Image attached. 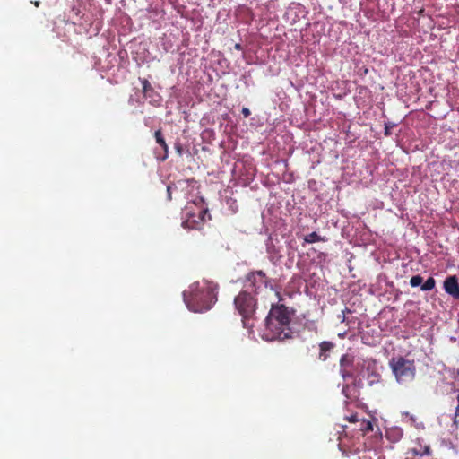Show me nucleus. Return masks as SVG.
Wrapping results in <instances>:
<instances>
[{
  "mask_svg": "<svg viewBox=\"0 0 459 459\" xmlns=\"http://www.w3.org/2000/svg\"><path fill=\"white\" fill-rule=\"evenodd\" d=\"M290 313L283 305L273 306L266 318L267 340L287 339L290 335Z\"/></svg>",
  "mask_w": 459,
  "mask_h": 459,
  "instance_id": "nucleus-2",
  "label": "nucleus"
},
{
  "mask_svg": "<svg viewBox=\"0 0 459 459\" xmlns=\"http://www.w3.org/2000/svg\"><path fill=\"white\" fill-rule=\"evenodd\" d=\"M354 361L353 356L350 354H345L341 358L340 366H341V373L343 379L351 377L352 374L348 370L350 367L352 366Z\"/></svg>",
  "mask_w": 459,
  "mask_h": 459,
  "instance_id": "nucleus-8",
  "label": "nucleus"
},
{
  "mask_svg": "<svg viewBox=\"0 0 459 459\" xmlns=\"http://www.w3.org/2000/svg\"><path fill=\"white\" fill-rule=\"evenodd\" d=\"M389 366L398 383L403 384L414 379L416 368L413 360L399 356L393 358L389 362Z\"/></svg>",
  "mask_w": 459,
  "mask_h": 459,
  "instance_id": "nucleus-3",
  "label": "nucleus"
},
{
  "mask_svg": "<svg viewBox=\"0 0 459 459\" xmlns=\"http://www.w3.org/2000/svg\"><path fill=\"white\" fill-rule=\"evenodd\" d=\"M423 279L420 275H415L411 278L410 283L412 287H418L421 285Z\"/></svg>",
  "mask_w": 459,
  "mask_h": 459,
  "instance_id": "nucleus-13",
  "label": "nucleus"
},
{
  "mask_svg": "<svg viewBox=\"0 0 459 459\" xmlns=\"http://www.w3.org/2000/svg\"><path fill=\"white\" fill-rule=\"evenodd\" d=\"M235 48H236L237 49H241L240 44H236Z\"/></svg>",
  "mask_w": 459,
  "mask_h": 459,
  "instance_id": "nucleus-21",
  "label": "nucleus"
},
{
  "mask_svg": "<svg viewBox=\"0 0 459 459\" xmlns=\"http://www.w3.org/2000/svg\"><path fill=\"white\" fill-rule=\"evenodd\" d=\"M349 420H350V421H351V422H356V421H358V418H357V416L352 415V416L349 419Z\"/></svg>",
  "mask_w": 459,
  "mask_h": 459,
  "instance_id": "nucleus-19",
  "label": "nucleus"
},
{
  "mask_svg": "<svg viewBox=\"0 0 459 459\" xmlns=\"http://www.w3.org/2000/svg\"><path fill=\"white\" fill-rule=\"evenodd\" d=\"M156 142L164 149L165 152H168V146L160 130L155 132Z\"/></svg>",
  "mask_w": 459,
  "mask_h": 459,
  "instance_id": "nucleus-9",
  "label": "nucleus"
},
{
  "mask_svg": "<svg viewBox=\"0 0 459 459\" xmlns=\"http://www.w3.org/2000/svg\"><path fill=\"white\" fill-rule=\"evenodd\" d=\"M456 276H449L444 281L445 291L454 299H459V288Z\"/></svg>",
  "mask_w": 459,
  "mask_h": 459,
  "instance_id": "nucleus-7",
  "label": "nucleus"
},
{
  "mask_svg": "<svg viewBox=\"0 0 459 459\" xmlns=\"http://www.w3.org/2000/svg\"><path fill=\"white\" fill-rule=\"evenodd\" d=\"M142 84H143V93L145 96L148 95L149 91H152V87L147 80H145V79L143 80Z\"/></svg>",
  "mask_w": 459,
  "mask_h": 459,
  "instance_id": "nucleus-15",
  "label": "nucleus"
},
{
  "mask_svg": "<svg viewBox=\"0 0 459 459\" xmlns=\"http://www.w3.org/2000/svg\"><path fill=\"white\" fill-rule=\"evenodd\" d=\"M361 430L365 433L370 432L373 430V425L369 420H363L361 424Z\"/></svg>",
  "mask_w": 459,
  "mask_h": 459,
  "instance_id": "nucleus-14",
  "label": "nucleus"
},
{
  "mask_svg": "<svg viewBox=\"0 0 459 459\" xmlns=\"http://www.w3.org/2000/svg\"><path fill=\"white\" fill-rule=\"evenodd\" d=\"M404 415L409 418L411 423L415 424L416 418L413 415H410L408 412L404 413Z\"/></svg>",
  "mask_w": 459,
  "mask_h": 459,
  "instance_id": "nucleus-17",
  "label": "nucleus"
},
{
  "mask_svg": "<svg viewBox=\"0 0 459 459\" xmlns=\"http://www.w3.org/2000/svg\"><path fill=\"white\" fill-rule=\"evenodd\" d=\"M170 189H171V187H170V186H168L167 191H168V193H169V199L171 198V197H170Z\"/></svg>",
  "mask_w": 459,
  "mask_h": 459,
  "instance_id": "nucleus-20",
  "label": "nucleus"
},
{
  "mask_svg": "<svg viewBox=\"0 0 459 459\" xmlns=\"http://www.w3.org/2000/svg\"><path fill=\"white\" fill-rule=\"evenodd\" d=\"M266 287V277L262 271L251 273L247 277L246 288H253L255 291Z\"/></svg>",
  "mask_w": 459,
  "mask_h": 459,
  "instance_id": "nucleus-6",
  "label": "nucleus"
},
{
  "mask_svg": "<svg viewBox=\"0 0 459 459\" xmlns=\"http://www.w3.org/2000/svg\"><path fill=\"white\" fill-rule=\"evenodd\" d=\"M34 5L38 7L39 5V1L34 2Z\"/></svg>",
  "mask_w": 459,
  "mask_h": 459,
  "instance_id": "nucleus-23",
  "label": "nucleus"
},
{
  "mask_svg": "<svg viewBox=\"0 0 459 459\" xmlns=\"http://www.w3.org/2000/svg\"><path fill=\"white\" fill-rule=\"evenodd\" d=\"M323 240V238L316 232H312L305 237L307 243H315Z\"/></svg>",
  "mask_w": 459,
  "mask_h": 459,
  "instance_id": "nucleus-10",
  "label": "nucleus"
},
{
  "mask_svg": "<svg viewBox=\"0 0 459 459\" xmlns=\"http://www.w3.org/2000/svg\"><path fill=\"white\" fill-rule=\"evenodd\" d=\"M435 284H436V281L435 280L432 278V277H429L422 285H421V290H431L432 289H434L435 287Z\"/></svg>",
  "mask_w": 459,
  "mask_h": 459,
  "instance_id": "nucleus-11",
  "label": "nucleus"
},
{
  "mask_svg": "<svg viewBox=\"0 0 459 459\" xmlns=\"http://www.w3.org/2000/svg\"><path fill=\"white\" fill-rule=\"evenodd\" d=\"M385 134H389V128H388V126H385Z\"/></svg>",
  "mask_w": 459,
  "mask_h": 459,
  "instance_id": "nucleus-22",
  "label": "nucleus"
},
{
  "mask_svg": "<svg viewBox=\"0 0 459 459\" xmlns=\"http://www.w3.org/2000/svg\"><path fill=\"white\" fill-rule=\"evenodd\" d=\"M242 114L244 115L245 117H247L250 116V110L247 108H243Z\"/></svg>",
  "mask_w": 459,
  "mask_h": 459,
  "instance_id": "nucleus-18",
  "label": "nucleus"
},
{
  "mask_svg": "<svg viewBox=\"0 0 459 459\" xmlns=\"http://www.w3.org/2000/svg\"><path fill=\"white\" fill-rule=\"evenodd\" d=\"M216 284L206 280L196 281L190 287L189 294L184 293L187 307L194 312H202L211 308L216 300Z\"/></svg>",
  "mask_w": 459,
  "mask_h": 459,
  "instance_id": "nucleus-1",
  "label": "nucleus"
},
{
  "mask_svg": "<svg viewBox=\"0 0 459 459\" xmlns=\"http://www.w3.org/2000/svg\"><path fill=\"white\" fill-rule=\"evenodd\" d=\"M235 306L244 318H248L255 310V300L253 296L244 290L235 298Z\"/></svg>",
  "mask_w": 459,
  "mask_h": 459,
  "instance_id": "nucleus-4",
  "label": "nucleus"
},
{
  "mask_svg": "<svg viewBox=\"0 0 459 459\" xmlns=\"http://www.w3.org/2000/svg\"><path fill=\"white\" fill-rule=\"evenodd\" d=\"M333 347V344L332 342H323L320 344V351H321L320 357H322L325 352L330 351Z\"/></svg>",
  "mask_w": 459,
  "mask_h": 459,
  "instance_id": "nucleus-12",
  "label": "nucleus"
},
{
  "mask_svg": "<svg viewBox=\"0 0 459 459\" xmlns=\"http://www.w3.org/2000/svg\"><path fill=\"white\" fill-rule=\"evenodd\" d=\"M413 454L420 455H430V447L429 446H425L423 448V451H417L416 449H413Z\"/></svg>",
  "mask_w": 459,
  "mask_h": 459,
  "instance_id": "nucleus-16",
  "label": "nucleus"
},
{
  "mask_svg": "<svg viewBox=\"0 0 459 459\" xmlns=\"http://www.w3.org/2000/svg\"><path fill=\"white\" fill-rule=\"evenodd\" d=\"M206 213V209H200L197 214L189 213L187 218L182 222V226L189 230L200 229L205 220Z\"/></svg>",
  "mask_w": 459,
  "mask_h": 459,
  "instance_id": "nucleus-5",
  "label": "nucleus"
}]
</instances>
